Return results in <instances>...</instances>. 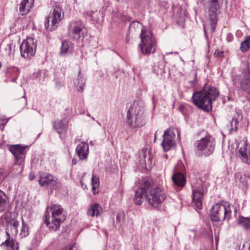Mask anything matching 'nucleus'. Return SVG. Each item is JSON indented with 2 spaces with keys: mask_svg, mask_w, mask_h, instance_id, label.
<instances>
[{
  "mask_svg": "<svg viewBox=\"0 0 250 250\" xmlns=\"http://www.w3.org/2000/svg\"><path fill=\"white\" fill-rule=\"evenodd\" d=\"M77 163V160L75 158L72 159V163L73 165H75Z\"/></svg>",
  "mask_w": 250,
  "mask_h": 250,
  "instance_id": "ea45409f",
  "label": "nucleus"
},
{
  "mask_svg": "<svg viewBox=\"0 0 250 250\" xmlns=\"http://www.w3.org/2000/svg\"><path fill=\"white\" fill-rule=\"evenodd\" d=\"M145 196L149 204L155 208L161 204L166 198L165 194L160 188H151L149 184V190Z\"/></svg>",
  "mask_w": 250,
  "mask_h": 250,
  "instance_id": "0eeeda50",
  "label": "nucleus"
},
{
  "mask_svg": "<svg viewBox=\"0 0 250 250\" xmlns=\"http://www.w3.org/2000/svg\"><path fill=\"white\" fill-rule=\"evenodd\" d=\"M140 157L141 158L140 163L142 165V167H145L147 169V166H148L149 168L151 165L152 159L149 152H147L146 150L143 149L140 153Z\"/></svg>",
  "mask_w": 250,
  "mask_h": 250,
  "instance_id": "412c9836",
  "label": "nucleus"
},
{
  "mask_svg": "<svg viewBox=\"0 0 250 250\" xmlns=\"http://www.w3.org/2000/svg\"><path fill=\"white\" fill-rule=\"evenodd\" d=\"M238 223L245 229H248L250 227V218L241 217L239 218Z\"/></svg>",
  "mask_w": 250,
  "mask_h": 250,
  "instance_id": "c85d7f7f",
  "label": "nucleus"
},
{
  "mask_svg": "<svg viewBox=\"0 0 250 250\" xmlns=\"http://www.w3.org/2000/svg\"><path fill=\"white\" fill-rule=\"evenodd\" d=\"M172 179L174 183L179 186L183 187L186 184V178L181 173L177 172L173 174Z\"/></svg>",
  "mask_w": 250,
  "mask_h": 250,
  "instance_id": "5701e85b",
  "label": "nucleus"
},
{
  "mask_svg": "<svg viewBox=\"0 0 250 250\" xmlns=\"http://www.w3.org/2000/svg\"><path fill=\"white\" fill-rule=\"evenodd\" d=\"M5 194L0 191V212H2L4 210L6 200L4 198Z\"/></svg>",
  "mask_w": 250,
  "mask_h": 250,
  "instance_id": "72a5a7b5",
  "label": "nucleus"
},
{
  "mask_svg": "<svg viewBox=\"0 0 250 250\" xmlns=\"http://www.w3.org/2000/svg\"><path fill=\"white\" fill-rule=\"evenodd\" d=\"M250 47V36H247L246 39L241 42L240 50L242 52L247 51Z\"/></svg>",
  "mask_w": 250,
  "mask_h": 250,
  "instance_id": "473e14b6",
  "label": "nucleus"
},
{
  "mask_svg": "<svg viewBox=\"0 0 250 250\" xmlns=\"http://www.w3.org/2000/svg\"><path fill=\"white\" fill-rule=\"evenodd\" d=\"M85 80L81 74L80 70L79 71V75L76 79L74 81L75 85L77 87V90L80 92H83L85 86Z\"/></svg>",
  "mask_w": 250,
  "mask_h": 250,
  "instance_id": "393cba45",
  "label": "nucleus"
},
{
  "mask_svg": "<svg viewBox=\"0 0 250 250\" xmlns=\"http://www.w3.org/2000/svg\"><path fill=\"white\" fill-rule=\"evenodd\" d=\"M141 42L139 48L143 54L148 55L153 53L156 46V41L149 30L142 29L140 34Z\"/></svg>",
  "mask_w": 250,
  "mask_h": 250,
  "instance_id": "20e7f679",
  "label": "nucleus"
},
{
  "mask_svg": "<svg viewBox=\"0 0 250 250\" xmlns=\"http://www.w3.org/2000/svg\"><path fill=\"white\" fill-rule=\"evenodd\" d=\"M40 185L43 188H49L53 190L60 186L58 179L50 174H42L38 180Z\"/></svg>",
  "mask_w": 250,
  "mask_h": 250,
  "instance_id": "f8f14e48",
  "label": "nucleus"
},
{
  "mask_svg": "<svg viewBox=\"0 0 250 250\" xmlns=\"http://www.w3.org/2000/svg\"><path fill=\"white\" fill-rule=\"evenodd\" d=\"M120 216L119 214H117L116 215V220H117V221H120Z\"/></svg>",
  "mask_w": 250,
  "mask_h": 250,
  "instance_id": "a19ab883",
  "label": "nucleus"
},
{
  "mask_svg": "<svg viewBox=\"0 0 250 250\" xmlns=\"http://www.w3.org/2000/svg\"><path fill=\"white\" fill-rule=\"evenodd\" d=\"M19 74V69L16 67H11L7 69L6 75L11 81L15 82Z\"/></svg>",
  "mask_w": 250,
  "mask_h": 250,
  "instance_id": "a878e982",
  "label": "nucleus"
},
{
  "mask_svg": "<svg viewBox=\"0 0 250 250\" xmlns=\"http://www.w3.org/2000/svg\"><path fill=\"white\" fill-rule=\"evenodd\" d=\"M92 190L94 194H96V190L99 187V178L95 175H93L91 178Z\"/></svg>",
  "mask_w": 250,
  "mask_h": 250,
  "instance_id": "c756f323",
  "label": "nucleus"
},
{
  "mask_svg": "<svg viewBox=\"0 0 250 250\" xmlns=\"http://www.w3.org/2000/svg\"><path fill=\"white\" fill-rule=\"evenodd\" d=\"M144 107L142 103L134 102L127 112V124L132 127H139L144 124L143 114Z\"/></svg>",
  "mask_w": 250,
  "mask_h": 250,
  "instance_id": "f03ea898",
  "label": "nucleus"
},
{
  "mask_svg": "<svg viewBox=\"0 0 250 250\" xmlns=\"http://www.w3.org/2000/svg\"><path fill=\"white\" fill-rule=\"evenodd\" d=\"M52 217L51 222H49V216L45 215L44 222L48 226L49 229L56 231L60 227L61 224L65 219V216L63 214V209L59 205H54L51 207Z\"/></svg>",
  "mask_w": 250,
  "mask_h": 250,
  "instance_id": "7ed1b4c3",
  "label": "nucleus"
},
{
  "mask_svg": "<svg viewBox=\"0 0 250 250\" xmlns=\"http://www.w3.org/2000/svg\"><path fill=\"white\" fill-rule=\"evenodd\" d=\"M85 30L80 21H72L69 28V34L71 38L78 40L83 38L86 35Z\"/></svg>",
  "mask_w": 250,
  "mask_h": 250,
  "instance_id": "9d476101",
  "label": "nucleus"
},
{
  "mask_svg": "<svg viewBox=\"0 0 250 250\" xmlns=\"http://www.w3.org/2000/svg\"><path fill=\"white\" fill-rule=\"evenodd\" d=\"M164 157H165V158L166 159H167V155H166H166H164Z\"/></svg>",
  "mask_w": 250,
  "mask_h": 250,
  "instance_id": "a18cd8bd",
  "label": "nucleus"
},
{
  "mask_svg": "<svg viewBox=\"0 0 250 250\" xmlns=\"http://www.w3.org/2000/svg\"><path fill=\"white\" fill-rule=\"evenodd\" d=\"M224 52L222 51L216 50L214 53V56L216 57H221Z\"/></svg>",
  "mask_w": 250,
  "mask_h": 250,
  "instance_id": "e433bc0d",
  "label": "nucleus"
},
{
  "mask_svg": "<svg viewBox=\"0 0 250 250\" xmlns=\"http://www.w3.org/2000/svg\"><path fill=\"white\" fill-rule=\"evenodd\" d=\"M76 151L80 160L87 159L88 154V146L85 143H81L77 146Z\"/></svg>",
  "mask_w": 250,
  "mask_h": 250,
  "instance_id": "6ab92c4d",
  "label": "nucleus"
},
{
  "mask_svg": "<svg viewBox=\"0 0 250 250\" xmlns=\"http://www.w3.org/2000/svg\"><path fill=\"white\" fill-rule=\"evenodd\" d=\"M102 211V208L97 203L91 205L87 210V214L90 216H98Z\"/></svg>",
  "mask_w": 250,
  "mask_h": 250,
  "instance_id": "b1692460",
  "label": "nucleus"
},
{
  "mask_svg": "<svg viewBox=\"0 0 250 250\" xmlns=\"http://www.w3.org/2000/svg\"><path fill=\"white\" fill-rule=\"evenodd\" d=\"M27 147V146H22L21 145H12L9 147V151L14 156L16 165L21 166L23 163Z\"/></svg>",
  "mask_w": 250,
  "mask_h": 250,
  "instance_id": "ddd939ff",
  "label": "nucleus"
},
{
  "mask_svg": "<svg viewBox=\"0 0 250 250\" xmlns=\"http://www.w3.org/2000/svg\"><path fill=\"white\" fill-rule=\"evenodd\" d=\"M156 134H157V132H156L155 134V137H154V142L156 141Z\"/></svg>",
  "mask_w": 250,
  "mask_h": 250,
  "instance_id": "c03bdc74",
  "label": "nucleus"
},
{
  "mask_svg": "<svg viewBox=\"0 0 250 250\" xmlns=\"http://www.w3.org/2000/svg\"><path fill=\"white\" fill-rule=\"evenodd\" d=\"M238 147L239 148L238 156L241 161L248 164H250V146L247 144L246 139L241 140L238 144Z\"/></svg>",
  "mask_w": 250,
  "mask_h": 250,
  "instance_id": "4468645a",
  "label": "nucleus"
},
{
  "mask_svg": "<svg viewBox=\"0 0 250 250\" xmlns=\"http://www.w3.org/2000/svg\"><path fill=\"white\" fill-rule=\"evenodd\" d=\"M8 120L5 118H0V130H3L4 126L7 123Z\"/></svg>",
  "mask_w": 250,
  "mask_h": 250,
  "instance_id": "c9c22d12",
  "label": "nucleus"
},
{
  "mask_svg": "<svg viewBox=\"0 0 250 250\" xmlns=\"http://www.w3.org/2000/svg\"><path fill=\"white\" fill-rule=\"evenodd\" d=\"M241 118L240 116L236 113V116L233 117L230 122L227 125L226 128L229 133L236 131L239 126V120Z\"/></svg>",
  "mask_w": 250,
  "mask_h": 250,
  "instance_id": "4be33fe9",
  "label": "nucleus"
},
{
  "mask_svg": "<svg viewBox=\"0 0 250 250\" xmlns=\"http://www.w3.org/2000/svg\"><path fill=\"white\" fill-rule=\"evenodd\" d=\"M219 95V91L214 87H204L202 90L195 92L192 96L193 104L199 108L209 111L212 108V103Z\"/></svg>",
  "mask_w": 250,
  "mask_h": 250,
  "instance_id": "f257e3e1",
  "label": "nucleus"
},
{
  "mask_svg": "<svg viewBox=\"0 0 250 250\" xmlns=\"http://www.w3.org/2000/svg\"><path fill=\"white\" fill-rule=\"evenodd\" d=\"M205 192V188L202 185L192 187V201L196 207L199 209L202 208V201Z\"/></svg>",
  "mask_w": 250,
  "mask_h": 250,
  "instance_id": "2eb2a0df",
  "label": "nucleus"
},
{
  "mask_svg": "<svg viewBox=\"0 0 250 250\" xmlns=\"http://www.w3.org/2000/svg\"><path fill=\"white\" fill-rule=\"evenodd\" d=\"M71 42L68 41H63L62 42L60 54L65 55L69 52L71 46Z\"/></svg>",
  "mask_w": 250,
  "mask_h": 250,
  "instance_id": "7c9ffc66",
  "label": "nucleus"
},
{
  "mask_svg": "<svg viewBox=\"0 0 250 250\" xmlns=\"http://www.w3.org/2000/svg\"><path fill=\"white\" fill-rule=\"evenodd\" d=\"M250 77V75H249Z\"/></svg>",
  "mask_w": 250,
  "mask_h": 250,
  "instance_id": "de8ad7c7",
  "label": "nucleus"
},
{
  "mask_svg": "<svg viewBox=\"0 0 250 250\" xmlns=\"http://www.w3.org/2000/svg\"><path fill=\"white\" fill-rule=\"evenodd\" d=\"M4 216L6 220V234L7 237L10 238L11 236H16L18 232L19 221L15 218L10 217L11 216V213H6Z\"/></svg>",
  "mask_w": 250,
  "mask_h": 250,
  "instance_id": "9b49d317",
  "label": "nucleus"
},
{
  "mask_svg": "<svg viewBox=\"0 0 250 250\" xmlns=\"http://www.w3.org/2000/svg\"><path fill=\"white\" fill-rule=\"evenodd\" d=\"M68 123V121L65 119L58 120L53 122V127L60 135L63 134L67 131Z\"/></svg>",
  "mask_w": 250,
  "mask_h": 250,
  "instance_id": "a211bd4d",
  "label": "nucleus"
},
{
  "mask_svg": "<svg viewBox=\"0 0 250 250\" xmlns=\"http://www.w3.org/2000/svg\"><path fill=\"white\" fill-rule=\"evenodd\" d=\"M22 227L20 232V235L22 238L25 237L29 235V228L28 225L23 221L22 217Z\"/></svg>",
  "mask_w": 250,
  "mask_h": 250,
  "instance_id": "2f4dec72",
  "label": "nucleus"
},
{
  "mask_svg": "<svg viewBox=\"0 0 250 250\" xmlns=\"http://www.w3.org/2000/svg\"><path fill=\"white\" fill-rule=\"evenodd\" d=\"M211 2L213 3L212 6H214L215 9L217 10L219 7L218 0H211Z\"/></svg>",
  "mask_w": 250,
  "mask_h": 250,
  "instance_id": "4c0bfd02",
  "label": "nucleus"
},
{
  "mask_svg": "<svg viewBox=\"0 0 250 250\" xmlns=\"http://www.w3.org/2000/svg\"><path fill=\"white\" fill-rule=\"evenodd\" d=\"M148 190H149V183H145L143 186L136 190L133 199L135 204L140 205L142 204L143 201L145 199V196Z\"/></svg>",
  "mask_w": 250,
  "mask_h": 250,
  "instance_id": "f3484780",
  "label": "nucleus"
},
{
  "mask_svg": "<svg viewBox=\"0 0 250 250\" xmlns=\"http://www.w3.org/2000/svg\"><path fill=\"white\" fill-rule=\"evenodd\" d=\"M241 88L250 94V77L243 80L240 83Z\"/></svg>",
  "mask_w": 250,
  "mask_h": 250,
  "instance_id": "bb28decb",
  "label": "nucleus"
},
{
  "mask_svg": "<svg viewBox=\"0 0 250 250\" xmlns=\"http://www.w3.org/2000/svg\"><path fill=\"white\" fill-rule=\"evenodd\" d=\"M4 244L7 246H9L12 250H18L19 244L13 238H8L7 237L6 240L4 242Z\"/></svg>",
  "mask_w": 250,
  "mask_h": 250,
  "instance_id": "cd10ccee",
  "label": "nucleus"
},
{
  "mask_svg": "<svg viewBox=\"0 0 250 250\" xmlns=\"http://www.w3.org/2000/svg\"><path fill=\"white\" fill-rule=\"evenodd\" d=\"M5 50L7 51V54L11 56L14 54L15 52L14 46L12 43L8 44L5 47Z\"/></svg>",
  "mask_w": 250,
  "mask_h": 250,
  "instance_id": "f704fd0d",
  "label": "nucleus"
},
{
  "mask_svg": "<svg viewBox=\"0 0 250 250\" xmlns=\"http://www.w3.org/2000/svg\"><path fill=\"white\" fill-rule=\"evenodd\" d=\"M215 146V140L209 134H207L195 143V148L197 152L202 155L208 156L211 154L214 150Z\"/></svg>",
  "mask_w": 250,
  "mask_h": 250,
  "instance_id": "39448f33",
  "label": "nucleus"
},
{
  "mask_svg": "<svg viewBox=\"0 0 250 250\" xmlns=\"http://www.w3.org/2000/svg\"><path fill=\"white\" fill-rule=\"evenodd\" d=\"M175 137V133L173 129L169 128L165 130L163 135V140L162 143V146L164 151H168L174 146V139Z\"/></svg>",
  "mask_w": 250,
  "mask_h": 250,
  "instance_id": "dca6fc26",
  "label": "nucleus"
},
{
  "mask_svg": "<svg viewBox=\"0 0 250 250\" xmlns=\"http://www.w3.org/2000/svg\"><path fill=\"white\" fill-rule=\"evenodd\" d=\"M63 18L62 8L58 6H54L52 12L46 18L44 26L48 30H53Z\"/></svg>",
  "mask_w": 250,
  "mask_h": 250,
  "instance_id": "6e6552de",
  "label": "nucleus"
},
{
  "mask_svg": "<svg viewBox=\"0 0 250 250\" xmlns=\"http://www.w3.org/2000/svg\"><path fill=\"white\" fill-rule=\"evenodd\" d=\"M231 211L229 206L223 203H217L212 207L210 218L212 221L220 222L229 219Z\"/></svg>",
  "mask_w": 250,
  "mask_h": 250,
  "instance_id": "423d86ee",
  "label": "nucleus"
},
{
  "mask_svg": "<svg viewBox=\"0 0 250 250\" xmlns=\"http://www.w3.org/2000/svg\"><path fill=\"white\" fill-rule=\"evenodd\" d=\"M34 0H22L19 4V11L21 15L27 14L32 8Z\"/></svg>",
  "mask_w": 250,
  "mask_h": 250,
  "instance_id": "aec40b11",
  "label": "nucleus"
},
{
  "mask_svg": "<svg viewBox=\"0 0 250 250\" xmlns=\"http://www.w3.org/2000/svg\"><path fill=\"white\" fill-rule=\"evenodd\" d=\"M42 71L41 70H39L37 72V77L38 76V75H41V74H42Z\"/></svg>",
  "mask_w": 250,
  "mask_h": 250,
  "instance_id": "79ce46f5",
  "label": "nucleus"
},
{
  "mask_svg": "<svg viewBox=\"0 0 250 250\" xmlns=\"http://www.w3.org/2000/svg\"><path fill=\"white\" fill-rule=\"evenodd\" d=\"M36 44L32 38H28L23 41L20 46L21 56L25 59L33 57L36 51Z\"/></svg>",
  "mask_w": 250,
  "mask_h": 250,
  "instance_id": "1a4fd4ad",
  "label": "nucleus"
},
{
  "mask_svg": "<svg viewBox=\"0 0 250 250\" xmlns=\"http://www.w3.org/2000/svg\"><path fill=\"white\" fill-rule=\"evenodd\" d=\"M87 115L88 116H90V114H89V113H87Z\"/></svg>",
  "mask_w": 250,
  "mask_h": 250,
  "instance_id": "49530a36",
  "label": "nucleus"
},
{
  "mask_svg": "<svg viewBox=\"0 0 250 250\" xmlns=\"http://www.w3.org/2000/svg\"><path fill=\"white\" fill-rule=\"evenodd\" d=\"M29 178L31 180H32L34 179V176H31V175L29 176Z\"/></svg>",
  "mask_w": 250,
  "mask_h": 250,
  "instance_id": "37998d69",
  "label": "nucleus"
},
{
  "mask_svg": "<svg viewBox=\"0 0 250 250\" xmlns=\"http://www.w3.org/2000/svg\"><path fill=\"white\" fill-rule=\"evenodd\" d=\"M184 108V106L183 105H180L179 106V110L181 112H183V109Z\"/></svg>",
  "mask_w": 250,
  "mask_h": 250,
  "instance_id": "58836bf2",
  "label": "nucleus"
}]
</instances>
